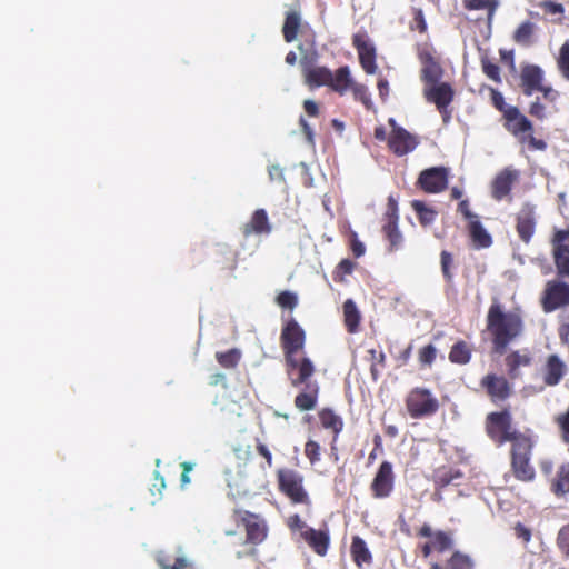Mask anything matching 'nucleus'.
<instances>
[{
    "label": "nucleus",
    "instance_id": "1",
    "mask_svg": "<svg viewBox=\"0 0 569 569\" xmlns=\"http://www.w3.org/2000/svg\"><path fill=\"white\" fill-rule=\"evenodd\" d=\"M488 329L493 335V349L498 355H503L508 343L516 338L521 330V321L513 313H506L497 303L489 309Z\"/></svg>",
    "mask_w": 569,
    "mask_h": 569
},
{
    "label": "nucleus",
    "instance_id": "2",
    "mask_svg": "<svg viewBox=\"0 0 569 569\" xmlns=\"http://www.w3.org/2000/svg\"><path fill=\"white\" fill-rule=\"evenodd\" d=\"M532 443L528 437L520 438L512 443L511 466L518 480L531 481L535 478V469L529 463Z\"/></svg>",
    "mask_w": 569,
    "mask_h": 569
},
{
    "label": "nucleus",
    "instance_id": "3",
    "mask_svg": "<svg viewBox=\"0 0 569 569\" xmlns=\"http://www.w3.org/2000/svg\"><path fill=\"white\" fill-rule=\"evenodd\" d=\"M486 429L488 436L500 445L506 441L513 443L525 437L519 431L511 430V416L507 410L489 413Z\"/></svg>",
    "mask_w": 569,
    "mask_h": 569
},
{
    "label": "nucleus",
    "instance_id": "4",
    "mask_svg": "<svg viewBox=\"0 0 569 569\" xmlns=\"http://www.w3.org/2000/svg\"><path fill=\"white\" fill-rule=\"evenodd\" d=\"M438 400L428 389L416 388L407 398V408L411 417L431 416L438 410Z\"/></svg>",
    "mask_w": 569,
    "mask_h": 569
},
{
    "label": "nucleus",
    "instance_id": "5",
    "mask_svg": "<svg viewBox=\"0 0 569 569\" xmlns=\"http://www.w3.org/2000/svg\"><path fill=\"white\" fill-rule=\"evenodd\" d=\"M541 303L545 312L569 305V286L561 281H548Z\"/></svg>",
    "mask_w": 569,
    "mask_h": 569
},
{
    "label": "nucleus",
    "instance_id": "6",
    "mask_svg": "<svg viewBox=\"0 0 569 569\" xmlns=\"http://www.w3.org/2000/svg\"><path fill=\"white\" fill-rule=\"evenodd\" d=\"M449 171L445 167H431L420 172L418 184L426 192L438 193L447 188Z\"/></svg>",
    "mask_w": 569,
    "mask_h": 569
},
{
    "label": "nucleus",
    "instance_id": "7",
    "mask_svg": "<svg viewBox=\"0 0 569 569\" xmlns=\"http://www.w3.org/2000/svg\"><path fill=\"white\" fill-rule=\"evenodd\" d=\"M279 483L281 489L295 501L303 502L307 493L302 487V477L292 470H281L279 472Z\"/></svg>",
    "mask_w": 569,
    "mask_h": 569
},
{
    "label": "nucleus",
    "instance_id": "8",
    "mask_svg": "<svg viewBox=\"0 0 569 569\" xmlns=\"http://www.w3.org/2000/svg\"><path fill=\"white\" fill-rule=\"evenodd\" d=\"M298 50L302 54L300 63L303 68L305 74H306V81L310 86H317V87L322 86V84L330 86L333 81V73L326 67L309 68L310 61L308 60L307 56L305 54L303 46L299 44Z\"/></svg>",
    "mask_w": 569,
    "mask_h": 569
},
{
    "label": "nucleus",
    "instance_id": "9",
    "mask_svg": "<svg viewBox=\"0 0 569 569\" xmlns=\"http://www.w3.org/2000/svg\"><path fill=\"white\" fill-rule=\"evenodd\" d=\"M393 488V472L392 465L389 461H383L371 483V489L376 498H386L390 495Z\"/></svg>",
    "mask_w": 569,
    "mask_h": 569
},
{
    "label": "nucleus",
    "instance_id": "10",
    "mask_svg": "<svg viewBox=\"0 0 569 569\" xmlns=\"http://www.w3.org/2000/svg\"><path fill=\"white\" fill-rule=\"evenodd\" d=\"M353 44L357 48L362 68L367 73H375L377 69L375 46L362 34L353 36Z\"/></svg>",
    "mask_w": 569,
    "mask_h": 569
},
{
    "label": "nucleus",
    "instance_id": "11",
    "mask_svg": "<svg viewBox=\"0 0 569 569\" xmlns=\"http://www.w3.org/2000/svg\"><path fill=\"white\" fill-rule=\"evenodd\" d=\"M418 146L417 137L403 128H397L389 138L390 149L399 157L405 156Z\"/></svg>",
    "mask_w": 569,
    "mask_h": 569
},
{
    "label": "nucleus",
    "instance_id": "12",
    "mask_svg": "<svg viewBox=\"0 0 569 569\" xmlns=\"http://www.w3.org/2000/svg\"><path fill=\"white\" fill-rule=\"evenodd\" d=\"M281 340L284 351L297 352L303 347L305 331L297 321H289L282 330Z\"/></svg>",
    "mask_w": 569,
    "mask_h": 569
},
{
    "label": "nucleus",
    "instance_id": "13",
    "mask_svg": "<svg viewBox=\"0 0 569 569\" xmlns=\"http://www.w3.org/2000/svg\"><path fill=\"white\" fill-rule=\"evenodd\" d=\"M535 207L525 203L517 216V231L522 241L528 243L535 232Z\"/></svg>",
    "mask_w": 569,
    "mask_h": 569
},
{
    "label": "nucleus",
    "instance_id": "14",
    "mask_svg": "<svg viewBox=\"0 0 569 569\" xmlns=\"http://www.w3.org/2000/svg\"><path fill=\"white\" fill-rule=\"evenodd\" d=\"M521 86L526 96H531L543 80V71L539 66L526 64L521 69Z\"/></svg>",
    "mask_w": 569,
    "mask_h": 569
},
{
    "label": "nucleus",
    "instance_id": "15",
    "mask_svg": "<svg viewBox=\"0 0 569 569\" xmlns=\"http://www.w3.org/2000/svg\"><path fill=\"white\" fill-rule=\"evenodd\" d=\"M428 101L436 103L437 108L448 107L453 99V90L447 82L429 86L425 89Z\"/></svg>",
    "mask_w": 569,
    "mask_h": 569
},
{
    "label": "nucleus",
    "instance_id": "16",
    "mask_svg": "<svg viewBox=\"0 0 569 569\" xmlns=\"http://www.w3.org/2000/svg\"><path fill=\"white\" fill-rule=\"evenodd\" d=\"M242 521L246 525L247 540L246 542L258 545L261 543L267 537L266 526L258 519L257 516L244 511Z\"/></svg>",
    "mask_w": 569,
    "mask_h": 569
},
{
    "label": "nucleus",
    "instance_id": "17",
    "mask_svg": "<svg viewBox=\"0 0 569 569\" xmlns=\"http://www.w3.org/2000/svg\"><path fill=\"white\" fill-rule=\"evenodd\" d=\"M271 231L272 226L269 222V218L264 209H257L253 212L250 222L246 223L243 227V234L246 237L250 236L251 233L269 234Z\"/></svg>",
    "mask_w": 569,
    "mask_h": 569
},
{
    "label": "nucleus",
    "instance_id": "18",
    "mask_svg": "<svg viewBox=\"0 0 569 569\" xmlns=\"http://www.w3.org/2000/svg\"><path fill=\"white\" fill-rule=\"evenodd\" d=\"M481 383L492 399L505 400L510 395V386L503 377L488 375Z\"/></svg>",
    "mask_w": 569,
    "mask_h": 569
},
{
    "label": "nucleus",
    "instance_id": "19",
    "mask_svg": "<svg viewBox=\"0 0 569 569\" xmlns=\"http://www.w3.org/2000/svg\"><path fill=\"white\" fill-rule=\"evenodd\" d=\"M552 256L560 277H569V243L556 242L551 240Z\"/></svg>",
    "mask_w": 569,
    "mask_h": 569
},
{
    "label": "nucleus",
    "instance_id": "20",
    "mask_svg": "<svg viewBox=\"0 0 569 569\" xmlns=\"http://www.w3.org/2000/svg\"><path fill=\"white\" fill-rule=\"evenodd\" d=\"M302 537L309 543V546L319 555L325 556L327 553L329 545V536L325 531L316 530L310 527H306L302 531Z\"/></svg>",
    "mask_w": 569,
    "mask_h": 569
},
{
    "label": "nucleus",
    "instance_id": "21",
    "mask_svg": "<svg viewBox=\"0 0 569 569\" xmlns=\"http://www.w3.org/2000/svg\"><path fill=\"white\" fill-rule=\"evenodd\" d=\"M516 178V171L505 169L502 172H500L493 181V197L497 200H501L505 196H507L510 192L511 186Z\"/></svg>",
    "mask_w": 569,
    "mask_h": 569
},
{
    "label": "nucleus",
    "instance_id": "22",
    "mask_svg": "<svg viewBox=\"0 0 569 569\" xmlns=\"http://www.w3.org/2000/svg\"><path fill=\"white\" fill-rule=\"evenodd\" d=\"M566 371L565 363L557 355H551L547 361V373L545 382L548 386H556L560 382Z\"/></svg>",
    "mask_w": 569,
    "mask_h": 569
},
{
    "label": "nucleus",
    "instance_id": "23",
    "mask_svg": "<svg viewBox=\"0 0 569 569\" xmlns=\"http://www.w3.org/2000/svg\"><path fill=\"white\" fill-rule=\"evenodd\" d=\"M301 26V14L297 10H289L282 26L283 38L287 42L297 39L298 30Z\"/></svg>",
    "mask_w": 569,
    "mask_h": 569
},
{
    "label": "nucleus",
    "instance_id": "24",
    "mask_svg": "<svg viewBox=\"0 0 569 569\" xmlns=\"http://www.w3.org/2000/svg\"><path fill=\"white\" fill-rule=\"evenodd\" d=\"M441 68L438 62L431 57L427 56L423 59V67L421 70V79L429 83L430 86H435L439 83L441 78Z\"/></svg>",
    "mask_w": 569,
    "mask_h": 569
},
{
    "label": "nucleus",
    "instance_id": "25",
    "mask_svg": "<svg viewBox=\"0 0 569 569\" xmlns=\"http://www.w3.org/2000/svg\"><path fill=\"white\" fill-rule=\"evenodd\" d=\"M469 231L478 247L488 248L491 244V236L487 232L478 218L469 222Z\"/></svg>",
    "mask_w": 569,
    "mask_h": 569
},
{
    "label": "nucleus",
    "instance_id": "26",
    "mask_svg": "<svg viewBox=\"0 0 569 569\" xmlns=\"http://www.w3.org/2000/svg\"><path fill=\"white\" fill-rule=\"evenodd\" d=\"M351 553L357 566L361 567L362 563L371 562V553L363 539L356 536L351 543Z\"/></svg>",
    "mask_w": 569,
    "mask_h": 569
},
{
    "label": "nucleus",
    "instance_id": "27",
    "mask_svg": "<svg viewBox=\"0 0 569 569\" xmlns=\"http://www.w3.org/2000/svg\"><path fill=\"white\" fill-rule=\"evenodd\" d=\"M343 313L348 330L350 332H355L360 321V313L352 299H347L345 301Z\"/></svg>",
    "mask_w": 569,
    "mask_h": 569
},
{
    "label": "nucleus",
    "instance_id": "28",
    "mask_svg": "<svg viewBox=\"0 0 569 569\" xmlns=\"http://www.w3.org/2000/svg\"><path fill=\"white\" fill-rule=\"evenodd\" d=\"M336 91L343 93L352 86L350 70L347 66L340 67L333 74V81L330 84Z\"/></svg>",
    "mask_w": 569,
    "mask_h": 569
},
{
    "label": "nucleus",
    "instance_id": "29",
    "mask_svg": "<svg viewBox=\"0 0 569 569\" xmlns=\"http://www.w3.org/2000/svg\"><path fill=\"white\" fill-rule=\"evenodd\" d=\"M313 371L315 367L312 361L309 358H303L300 361L299 368L296 369L295 375L290 378L292 386L298 387L300 383L306 382L307 379L312 376Z\"/></svg>",
    "mask_w": 569,
    "mask_h": 569
},
{
    "label": "nucleus",
    "instance_id": "30",
    "mask_svg": "<svg viewBox=\"0 0 569 569\" xmlns=\"http://www.w3.org/2000/svg\"><path fill=\"white\" fill-rule=\"evenodd\" d=\"M506 361L510 377L517 378L519 376V367L528 366L530 363V358L526 353L515 351L507 357Z\"/></svg>",
    "mask_w": 569,
    "mask_h": 569
},
{
    "label": "nucleus",
    "instance_id": "31",
    "mask_svg": "<svg viewBox=\"0 0 569 569\" xmlns=\"http://www.w3.org/2000/svg\"><path fill=\"white\" fill-rule=\"evenodd\" d=\"M411 206L413 210L416 211L419 221L422 226H429L431 224L437 216V211H435L432 208L425 204V202L420 200H413L411 202Z\"/></svg>",
    "mask_w": 569,
    "mask_h": 569
},
{
    "label": "nucleus",
    "instance_id": "32",
    "mask_svg": "<svg viewBox=\"0 0 569 569\" xmlns=\"http://www.w3.org/2000/svg\"><path fill=\"white\" fill-rule=\"evenodd\" d=\"M383 231L390 242L391 250L398 249L402 241V234L398 229V218H390L383 226Z\"/></svg>",
    "mask_w": 569,
    "mask_h": 569
},
{
    "label": "nucleus",
    "instance_id": "33",
    "mask_svg": "<svg viewBox=\"0 0 569 569\" xmlns=\"http://www.w3.org/2000/svg\"><path fill=\"white\" fill-rule=\"evenodd\" d=\"M552 490L558 496L569 492V465L559 468L557 478L552 483Z\"/></svg>",
    "mask_w": 569,
    "mask_h": 569
},
{
    "label": "nucleus",
    "instance_id": "34",
    "mask_svg": "<svg viewBox=\"0 0 569 569\" xmlns=\"http://www.w3.org/2000/svg\"><path fill=\"white\" fill-rule=\"evenodd\" d=\"M451 362L465 365L470 360V350L465 341H458L451 348L449 353Z\"/></svg>",
    "mask_w": 569,
    "mask_h": 569
},
{
    "label": "nucleus",
    "instance_id": "35",
    "mask_svg": "<svg viewBox=\"0 0 569 569\" xmlns=\"http://www.w3.org/2000/svg\"><path fill=\"white\" fill-rule=\"evenodd\" d=\"M465 6L469 10H488V21L491 22L493 14L499 6L497 0H463Z\"/></svg>",
    "mask_w": 569,
    "mask_h": 569
},
{
    "label": "nucleus",
    "instance_id": "36",
    "mask_svg": "<svg viewBox=\"0 0 569 569\" xmlns=\"http://www.w3.org/2000/svg\"><path fill=\"white\" fill-rule=\"evenodd\" d=\"M320 420L326 429H331L335 433H339L343 426L341 418L330 409L320 412Z\"/></svg>",
    "mask_w": 569,
    "mask_h": 569
},
{
    "label": "nucleus",
    "instance_id": "37",
    "mask_svg": "<svg viewBox=\"0 0 569 569\" xmlns=\"http://www.w3.org/2000/svg\"><path fill=\"white\" fill-rule=\"evenodd\" d=\"M535 30V24L530 21L522 22L515 32L513 39L517 43L529 46Z\"/></svg>",
    "mask_w": 569,
    "mask_h": 569
},
{
    "label": "nucleus",
    "instance_id": "38",
    "mask_svg": "<svg viewBox=\"0 0 569 569\" xmlns=\"http://www.w3.org/2000/svg\"><path fill=\"white\" fill-rule=\"evenodd\" d=\"M316 393H317V389L313 391V393L306 392V391L300 392L295 399L296 407L301 411H308V410L315 409L316 403H317Z\"/></svg>",
    "mask_w": 569,
    "mask_h": 569
},
{
    "label": "nucleus",
    "instance_id": "39",
    "mask_svg": "<svg viewBox=\"0 0 569 569\" xmlns=\"http://www.w3.org/2000/svg\"><path fill=\"white\" fill-rule=\"evenodd\" d=\"M473 561L467 555L456 551L448 561V569H472Z\"/></svg>",
    "mask_w": 569,
    "mask_h": 569
},
{
    "label": "nucleus",
    "instance_id": "40",
    "mask_svg": "<svg viewBox=\"0 0 569 569\" xmlns=\"http://www.w3.org/2000/svg\"><path fill=\"white\" fill-rule=\"evenodd\" d=\"M239 359L240 352L237 349L217 353V360L226 368H233L238 363Z\"/></svg>",
    "mask_w": 569,
    "mask_h": 569
},
{
    "label": "nucleus",
    "instance_id": "41",
    "mask_svg": "<svg viewBox=\"0 0 569 569\" xmlns=\"http://www.w3.org/2000/svg\"><path fill=\"white\" fill-rule=\"evenodd\" d=\"M558 66L563 77L569 80V40H567L560 49Z\"/></svg>",
    "mask_w": 569,
    "mask_h": 569
},
{
    "label": "nucleus",
    "instance_id": "42",
    "mask_svg": "<svg viewBox=\"0 0 569 569\" xmlns=\"http://www.w3.org/2000/svg\"><path fill=\"white\" fill-rule=\"evenodd\" d=\"M431 543L436 550L443 552L451 548L452 540L446 532L437 531Z\"/></svg>",
    "mask_w": 569,
    "mask_h": 569
},
{
    "label": "nucleus",
    "instance_id": "43",
    "mask_svg": "<svg viewBox=\"0 0 569 569\" xmlns=\"http://www.w3.org/2000/svg\"><path fill=\"white\" fill-rule=\"evenodd\" d=\"M452 256L448 251H442L440 256L441 271L447 282L452 281L450 268L452 266Z\"/></svg>",
    "mask_w": 569,
    "mask_h": 569
},
{
    "label": "nucleus",
    "instance_id": "44",
    "mask_svg": "<svg viewBox=\"0 0 569 569\" xmlns=\"http://www.w3.org/2000/svg\"><path fill=\"white\" fill-rule=\"evenodd\" d=\"M508 129L516 134L521 132H528L532 129V123L527 117L520 116L518 117V119L515 120L513 123H511V127H508Z\"/></svg>",
    "mask_w": 569,
    "mask_h": 569
},
{
    "label": "nucleus",
    "instance_id": "45",
    "mask_svg": "<svg viewBox=\"0 0 569 569\" xmlns=\"http://www.w3.org/2000/svg\"><path fill=\"white\" fill-rule=\"evenodd\" d=\"M278 303L286 309H293L298 303V298L290 291H283L277 297Z\"/></svg>",
    "mask_w": 569,
    "mask_h": 569
},
{
    "label": "nucleus",
    "instance_id": "46",
    "mask_svg": "<svg viewBox=\"0 0 569 569\" xmlns=\"http://www.w3.org/2000/svg\"><path fill=\"white\" fill-rule=\"evenodd\" d=\"M436 355V347L433 345H427L420 350L419 360L422 365L430 366L435 361Z\"/></svg>",
    "mask_w": 569,
    "mask_h": 569
},
{
    "label": "nucleus",
    "instance_id": "47",
    "mask_svg": "<svg viewBox=\"0 0 569 569\" xmlns=\"http://www.w3.org/2000/svg\"><path fill=\"white\" fill-rule=\"evenodd\" d=\"M557 542L561 551L569 557V526L560 529Z\"/></svg>",
    "mask_w": 569,
    "mask_h": 569
},
{
    "label": "nucleus",
    "instance_id": "48",
    "mask_svg": "<svg viewBox=\"0 0 569 569\" xmlns=\"http://www.w3.org/2000/svg\"><path fill=\"white\" fill-rule=\"evenodd\" d=\"M320 447L316 441L309 440L305 447V453L311 461V463L319 460Z\"/></svg>",
    "mask_w": 569,
    "mask_h": 569
},
{
    "label": "nucleus",
    "instance_id": "49",
    "mask_svg": "<svg viewBox=\"0 0 569 569\" xmlns=\"http://www.w3.org/2000/svg\"><path fill=\"white\" fill-rule=\"evenodd\" d=\"M482 69H483V72L491 80H495V81H499L500 80V78H499L500 69H499V67L496 63H492V62H490L488 60H483L482 61Z\"/></svg>",
    "mask_w": 569,
    "mask_h": 569
},
{
    "label": "nucleus",
    "instance_id": "50",
    "mask_svg": "<svg viewBox=\"0 0 569 569\" xmlns=\"http://www.w3.org/2000/svg\"><path fill=\"white\" fill-rule=\"evenodd\" d=\"M557 420L559 422L563 440L569 443V409L565 415L559 416Z\"/></svg>",
    "mask_w": 569,
    "mask_h": 569
},
{
    "label": "nucleus",
    "instance_id": "51",
    "mask_svg": "<svg viewBox=\"0 0 569 569\" xmlns=\"http://www.w3.org/2000/svg\"><path fill=\"white\" fill-rule=\"evenodd\" d=\"M296 352H288L286 351V363H287V367H288V376L289 378H292V375H295L296 372V369L299 368L300 366V361L297 360L293 355Z\"/></svg>",
    "mask_w": 569,
    "mask_h": 569
},
{
    "label": "nucleus",
    "instance_id": "52",
    "mask_svg": "<svg viewBox=\"0 0 569 569\" xmlns=\"http://www.w3.org/2000/svg\"><path fill=\"white\" fill-rule=\"evenodd\" d=\"M542 7L546 9V11L550 14H560L563 13L565 9L563 6L550 0H546L542 2Z\"/></svg>",
    "mask_w": 569,
    "mask_h": 569
},
{
    "label": "nucleus",
    "instance_id": "53",
    "mask_svg": "<svg viewBox=\"0 0 569 569\" xmlns=\"http://www.w3.org/2000/svg\"><path fill=\"white\" fill-rule=\"evenodd\" d=\"M353 93L357 98H359L363 104L368 107L369 103V94L367 92V88L362 84H355L352 87Z\"/></svg>",
    "mask_w": 569,
    "mask_h": 569
},
{
    "label": "nucleus",
    "instance_id": "54",
    "mask_svg": "<svg viewBox=\"0 0 569 569\" xmlns=\"http://www.w3.org/2000/svg\"><path fill=\"white\" fill-rule=\"evenodd\" d=\"M502 112L507 119L508 127H511V123H513L518 117L522 116L516 107H507Z\"/></svg>",
    "mask_w": 569,
    "mask_h": 569
},
{
    "label": "nucleus",
    "instance_id": "55",
    "mask_svg": "<svg viewBox=\"0 0 569 569\" xmlns=\"http://www.w3.org/2000/svg\"><path fill=\"white\" fill-rule=\"evenodd\" d=\"M529 112L531 116L541 119L545 117V106L537 100L531 103Z\"/></svg>",
    "mask_w": 569,
    "mask_h": 569
},
{
    "label": "nucleus",
    "instance_id": "56",
    "mask_svg": "<svg viewBox=\"0 0 569 569\" xmlns=\"http://www.w3.org/2000/svg\"><path fill=\"white\" fill-rule=\"evenodd\" d=\"M269 177L271 180L284 181L283 170L278 164H273L269 168Z\"/></svg>",
    "mask_w": 569,
    "mask_h": 569
},
{
    "label": "nucleus",
    "instance_id": "57",
    "mask_svg": "<svg viewBox=\"0 0 569 569\" xmlns=\"http://www.w3.org/2000/svg\"><path fill=\"white\" fill-rule=\"evenodd\" d=\"M458 209L459 211L465 216L466 219L469 220V222L471 220H475L476 218H478L475 213H472L470 210H469V203L467 200H462L459 206H458Z\"/></svg>",
    "mask_w": 569,
    "mask_h": 569
},
{
    "label": "nucleus",
    "instance_id": "58",
    "mask_svg": "<svg viewBox=\"0 0 569 569\" xmlns=\"http://www.w3.org/2000/svg\"><path fill=\"white\" fill-rule=\"evenodd\" d=\"M299 122H300L302 132L306 134L308 142L312 143L313 142V131H312L311 127L309 126V123L302 116L300 117Z\"/></svg>",
    "mask_w": 569,
    "mask_h": 569
},
{
    "label": "nucleus",
    "instance_id": "59",
    "mask_svg": "<svg viewBox=\"0 0 569 569\" xmlns=\"http://www.w3.org/2000/svg\"><path fill=\"white\" fill-rule=\"evenodd\" d=\"M492 102L499 111L506 108L503 96L499 91L492 90Z\"/></svg>",
    "mask_w": 569,
    "mask_h": 569
},
{
    "label": "nucleus",
    "instance_id": "60",
    "mask_svg": "<svg viewBox=\"0 0 569 569\" xmlns=\"http://www.w3.org/2000/svg\"><path fill=\"white\" fill-rule=\"evenodd\" d=\"M536 91L542 92L545 99H548L550 101L556 100L558 93L553 91L551 87H546L542 83L540 84V88H537Z\"/></svg>",
    "mask_w": 569,
    "mask_h": 569
},
{
    "label": "nucleus",
    "instance_id": "61",
    "mask_svg": "<svg viewBox=\"0 0 569 569\" xmlns=\"http://www.w3.org/2000/svg\"><path fill=\"white\" fill-rule=\"evenodd\" d=\"M355 262H352L351 260L349 259H343L339 264H338V269L339 271H341L343 274H350L355 268Z\"/></svg>",
    "mask_w": 569,
    "mask_h": 569
},
{
    "label": "nucleus",
    "instance_id": "62",
    "mask_svg": "<svg viewBox=\"0 0 569 569\" xmlns=\"http://www.w3.org/2000/svg\"><path fill=\"white\" fill-rule=\"evenodd\" d=\"M303 107H305L306 112L309 116L316 117L318 114V106L313 100H310V99L305 100Z\"/></svg>",
    "mask_w": 569,
    "mask_h": 569
},
{
    "label": "nucleus",
    "instance_id": "63",
    "mask_svg": "<svg viewBox=\"0 0 569 569\" xmlns=\"http://www.w3.org/2000/svg\"><path fill=\"white\" fill-rule=\"evenodd\" d=\"M516 533L519 538H522L525 541H529L531 538V532L528 528L523 527L522 525L518 523L516 526Z\"/></svg>",
    "mask_w": 569,
    "mask_h": 569
},
{
    "label": "nucleus",
    "instance_id": "64",
    "mask_svg": "<svg viewBox=\"0 0 569 569\" xmlns=\"http://www.w3.org/2000/svg\"><path fill=\"white\" fill-rule=\"evenodd\" d=\"M552 239H555L556 242H569V228L566 230H556Z\"/></svg>",
    "mask_w": 569,
    "mask_h": 569
}]
</instances>
